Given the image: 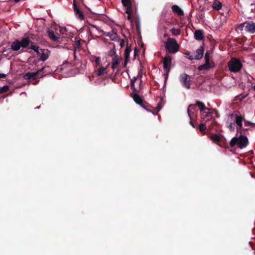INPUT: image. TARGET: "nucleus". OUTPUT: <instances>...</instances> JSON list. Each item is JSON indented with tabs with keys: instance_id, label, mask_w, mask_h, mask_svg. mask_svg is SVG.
Wrapping results in <instances>:
<instances>
[{
	"instance_id": "obj_1",
	"label": "nucleus",
	"mask_w": 255,
	"mask_h": 255,
	"mask_svg": "<svg viewBox=\"0 0 255 255\" xmlns=\"http://www.w3.org/2000/svg\"><path fill=\"white\" fill-rule=\"evenodd\" d=\"M230 146L233 147L237 145L240 149L246 147L249 144V140L247 137L240 134L239 137H234L230 142Z\"/></svg>"
},
{
	"instance_id": "obj_2",
	"label": "nucleus",
	"mask_w": 255,
	"mask_h": 255,
	"mask_svg": "<svg viewBox=\"0 0 255 255\" xmlns=\"http://www.w3.org/2000/svg\"><path fill=\"white\" fill-rule=\"evenodd\" d=\"M229 70L234 73L240 72L243 67L242 60L236 57H232L228 63Z\"/></svg>"
},
{
	"instance_id": "obj_3",
	"label": "nucleus",
	"mask_w": 255,
	"mask_h": 255,
	"mask_svg": "<svg viewBox=\"0 0 255 255\" xmlns=\"http://www.w3.org/2000/svg\"><path fill=\"white\" fill-rule=\"evenodd\" d=\"M166 50L171 54H174L178 51L180 45L176 40L173 38H168L165 44Z\"/></svg>"
},
{
	"instance_id": "obj_4",
	"label": "nucleus",
	"mask_w": 255,
	"mask_h": 255,
	"mask_svg": "<svg viewBox=\"0 0 255 255\" xmlns=\"http://www.w3.org/2000/svg\"><path fill=\"white\" fill-rule=\"evenodd\" d=\"M210 139L215 143L217 144L221 147L225 148H229V146L227 143L226 139L224 136L220 134H211L210 135Z\"/></svg>"
},
{
	"instance_id": "obj_5",
	"label": "nucleus",
	"mask_w": 255,
	"mask_h": 255,
	"mask_svg": "<svg viewBox=\"0 0 255 255\" xmlns=\"http://www.w3.org/2000/svg\"><path fill=\"white\" fill-rule=\"evenodd\" d=\"M135 3L134 0H122L123 5L126 7V13L128 14V19L131 20V16L133 13L132 3ZM135 5V4H134Z\"/></svg>"
},
{
	"instance_id": "obj_6",
	"label": "nucleus",
	"mask_w": 255,
	"mask_h": 255,
	"mask_svg": "<svg viewBox=\"0 0 255 255\" xmlns=\"http://www.w3.org/2000/svg\"><path fill=\"white\" fill-rule=\"evenodd\" d=\"M195 88L200 90H210L211 88L210 81H196Z\"/></svg>"
},
{
	"instance_id": "obj_7",
	"label": "nucleus",
	"mask_w": 255,
	"mask_h": 255,
	"mask_svg": "<svg viewBox=\"0 0 255 255\" xmlns=\"http://www.w3.org/2000/svg\"><path fill=\"white\" fill-rule=\"evenodd\" d=\"M231 116L235 118V122L237 124V132H240V130L243 129V122L246 120L245 116L237 114H231Z\"/></svg>"
},
{
	"instance_id": "obj_8",
	"label": "nucleus",
	"mask_w": 255,
	"mask_h": 255,
	"mask_svg": "<svg viewBox=\"0 0 255 255\" xmlns=\"http://www.w3.org/2000/svg\"><path fill=\"white\" fill-rule=\"evenodd\" d=\"M91 25L92 27L96 28L97 30L102 32L103 35L110 37L112 40L118 41L120 40L117 33L115 32L113 30L107 32L104 31L103 30H100L99 27L96 26L95 25L91 24Z\"/></svg>"
},
{
	"instance_id": "obj_9",
	"label": "nucleus",
	"mask_w": 255,
	"mask_h": 255,
	"mask_svg": "<svg viewBox=\"0 0 255 255\" xmlns=\"http://www.w3.org/2000/svg\"><path fill=\"white\" fill-rule=\"evenodd\" d=\"M163 98L160 97V102H159L157 104V107L156 109H152V108L147 105H145V108H143L146 111L151 112L153 114L156 115L157 114L158 112L161 109L162 105V102L163 101Z\"/></svg>"
},
{
	"instance_id": "obj_10",
	"label": "nucleus",
	"mask_w": 255,
	"mask_h": 255,
	"mask_svg": "<svg viewBox=\"0 0 255 255\" xmlns=\"http://www.w3.org/2000/svg\"><path fill=\"white\" fill-rule=\"evenodd\" d=\"M205 63L200 65L198 69L200 70H207L211 67L210 63V55L208 52H206L205 55Z\"/></svg>"
},
{
	"instance_id": "obj_11",
	"label": "nucleus",
	"mask_w": 255,
	"mask_h": 255,
	"mask_svg": "<svg viewBox=\"0 0 255 255\" xmlns=\"http://www.w3.org/2000/svg\"><path fill=\"white\" fill-rule=\"evenodd\" d=\"M163 68L165 71L168 72L171 68V57L169 55L166 56L163 61Z\"/></svg>"
},
{
	"instance_id": "obj_12",
	"label": "nucleus",
	"mask_w": 255,
	"mask_h": 255,
	"mask_svg": "<svg viewBox=\"0 0 255 255\" xmlns=\"http://www.w3.org/2000/svg\"><path fill=\"white\" fill-rule=\"evenodd\" d=\"M246 31L250 33H255V22L253 21H246Z\"/></svg>"
},
{
	"instance_id": "obj_13",
	"label": "nucleus",
	"mask_w": 255,
	"mask_h": 255,
	"mask_svg": "<svg viewBox=\"0 0 255 255\" xmlns=\"http://www.w3.org/2000/svg\"><path fill=\"white\" fill-rule=\"evenodd\" d=\"M110 65V63H108L106 67H104L101 65L98 66L99 68L97 69V70H95L94 72V75L101 76L107 73V68Z\"/></svg>"
},
{
	"instance_id": "obj_14",
	"label": "nucleus",
	"mask_w": 255,
	"mask_h": 255,
	"mask_svg": "<svg viewBox=\"0 0 255 255\" xmlns=\"http://www.w3.org/2000/svg\"><path fill=\"white\" fill-rule=\"evenodd\" d=\"M40 53L39 55H37L39 56V60L42 61H44L48 59L49 55V51L47 49H40Z\"/></svg>"
},
{
	"instance_id": "obj_15",
	"label": "nucleus",
	"mask_w": 255,
	"mask_h": 255,
	"mask_svg": "<svg viewBox=\"0 0 255 255\" xmlns=\"http://www.w3.org/2000/svg\"><path fill=\"white\" fill-rule=\"evenodd\" d=\"M73 8L74 10V12L75 14L78 18L81 20L84 19V15L82 12L80 10L79 7H78L77 4L76 3L75 0H74L73 2Z\"/></svg>"
},
{
	"instance_id": "obj_16",
	"label": "nucleus",
	"mask_w": 255,
	"mask_h": 255,
	"mask_svg": "<svg viewBox=\"0 0 255 255\" xmlns=\"http://www.w3.org/2000/svg\"><path fill=\"white\" fill-rule=\"evenodd\" d=\"M132 98L136 104L139 105L142 108H145V105H146L147 103L143 101L142 99L140 96H139L137 94H134Z\"/></svg>"
},
{
	"instance_id": "obj_17",
	"label": "nucleus",
	"mask_w": 255,
	"mask_h": 255,
	"mask_svg": "<svg viewBox=\"0 0 255 255\" xmlns=\"http://www.w3.org/2000/svg\"><path fill=\"white\" fill-rule=\"evenodd\" d=\"M142 81H130V87L134 92H138L140 90V84Z\"/></svg>"
},
{
	"instance_id": "obj_18",
	"label": "nucleus",
	"mask_w": 255,
	"mask_h": 255,
	"mask_svg": "<svg viewBox=\"0 0 255 255\" xmlns=\"http://www.w3.org/2000/svg\"><path fill=\"white\" fill-rule=\"evenodd\" d=\"M122 60V58L118 55H115L113 58L112 61V68L114 70L117 68L119 65L120 62Z\"/></svg>"
},
{
	"instance_id": "obj_19",
	"label": "nucleus",
	"mask_w": 255,
	"mask_h": 255,
	"mask_svg": "<svg viewBox=\"0 0 255 255\" xmlns=\"http://www.w3.org/2000/svg\"><path fill=\"white\" fill-rule=\"evenodd\" d=\"M20 44V40L15 39L14 41L12 42L10 44V49L14 51H17L20 50L21 48Z\"/></svg>"
},
{
	"instance_id": "obj_20",
	"label": "nucleus",
	"mask_w": 255,
	"mask_h": 255,
	"mask_svg": "<svg viewBox=\"0 0 255 255\" xmlns=\"http://www.w3.org/2000/svg\"><path fill=\"white\" fill-rule=\"evenodd\" d=\"M171 9L172 11L178 16H181L184 15L183 10L178 5H173L172 6Z\"/></svg>"
},
{
	"instance_id": "obj_21",
	"label": "nucleus",
	"mask_w": 255,
	"mask_h": 255,
	"mask_svg": "<svg viewBox=\"0 0 255 255\" xmlns=\"http://www.w3.org/2000/svg\"><path fill=\"white\" fill-rule=\"evenodd\" d=\"M196 81H182V85L189 89L191 88H195Z\"/></svg>"
},
{
	"instance_id": "obj_22",
	"label": "nucleus",
	"mask_w": 255,
	"mask_h": 255,
	"mask_svg": "<svg viewBox=\"0 0 255 255\" xmlns=\"http://www.w3.org/2000/svg\"><path fill=\"white\" fill-rule=\"evenodd\" d=\"M31 43V40H30V38L29 37H25L21 39L20 41V44L21 47L23 48H28Z\"/></svg>"
},
{
	"instance_id": "obj_23",
	"label": "nucleus",
	"mask_w": 255,
	"mask_h": 255,
	"mask_svg": "<svg viewBox=\"0 0 255 255\" xmlns=\"http://www.w3.org/2000/svg\"><path fill=\"white\" fill-rule=\"evenodd\" d=\"M194 38L197 40H202L204 38L203 31L201 29L197 30L194 32Z\"/></svg>"
},
{
	"instance_id": "obj_24",
	"label": "nucleus",
	"mask_w": 255,
	"mask_h": 255,
	"mask_svg": "<svg viewBox=\"0 0 255 255\" xmlns=\"http://www.w3.org/2000/svg\"><path fill=\"white\" fill-rule=\"evenodd\" d=\"M43 69H41L37 72H28L23 76V78L25 80H30L31 79H32V80H35L36 76Z\"/></svg>"
},
{
	"instance_id": "obj_25",
	"label": "nucleus",
	"mask_w": 255,
	"mask_h": 255,
	"mask_svg": "<svg viewBox=\"0 0 255 255\" xmlns=\"http://www.w3.org/2000/svg\"><path fill=\"white\" fill-rule=\"evenodd\" d=\"M204 47L201 46L196 51V54L194 56V58L196 60H200L202 58L204 54Z\"/></svg>"
},
{
	"instance_id": "obj_26",
	"label": "nucleus",
	"mask_w": 255,
	"mask_h": 255,
	"mask_svg": "<svg viewBox=\"0 0 255 255\" xmlns=\"http://www.w3.org/2000/svg\"><path fill=\"white\" fill-rule=\"evenodd\" d=\"M201 117L202 119H206V121H209L212 119V112H205V111H204L203 112L201 113Z\"/></svg>"
},
{
	"instance_id": "obj_27",
	"label": "nucleus",
	"mask_w": 255,
	"mask_h": 255,
	"mask_svg": "<svg viewBox=\"0 0 255 255\" xmlns=\"http://www.w3.org/2000/svg\"><path fill=\"white\" fill-rule=\"evenodd\" d=\"M47 32L48 35L50 39L55 42L59 41L60 37L59 36H56L54 34V32L53 30H48Z\"/></svg>"
},
{
	"instance_id": "obj_28",
	"label": "nucleus",
	"mask_w": 255,
	"mask_h": 255,
	"mask_svg": "<svg viewBox=\"0 0 255 255\" xmlns=\"http://www.w3.org/2000/svg\"><path fill=\"white\" fill-rule=\"evenodd\" d=\"M130 51H131V48L129 47H128V44H127L126 48L125 50V53H124L125 58V66L126 65L127 63L128 62V61L129 60V53H130Z\"/></svg>"
},
{
	"instance_id": "obj_29",
	"label": "nucleus",
	"mask_w": 255,
	"mask_h": 255,
	"mask_svg": "<svg viewBox=\"0 0 255 255\" xmlns=\"http://www.w3.org/2000/svg\"><path fill=\"white\" fill-rule=\"evenodd\" d=\"M196 105L200 109L201 113H202V112H203L204 111H205L206 110H207L208 111H210L211 110V109L205 107L204 103L200 101H196Z\"/></svg>"
},
{
	"instance_id": "obj_30",
	"label": "nucleus",
	"mask_w": 255,
	"mask_h": 255,
	"mask_svg": "<svg viewBox=\"0 0 255 255\" xmlns=\"http://www.w3.org/2000/svg\"><path fill=\"white\" fill-rule=\"evenodd\" d=\"M222 6V4L218 0H215L212 4V7L217 10H220Z\"/></svg>"
},
{
	"instance_id": "obj_31",
	"label": "nucleus",
	"mask_w": 255,
	"mask_h": 255,
	"mask_svg": "<svg viewBox=\"0 0 255 255\" xmlns=\"http://www.w3.org/2000/svg\"><path fill=\"white\" fill-rule=\"evenodd\" d=\"M187 112L191 121H193L196 119L197 115L195 113V111H187Z\"/></svg>"
},
{
	"instance_id": "obj_32",
	"label": "nucleus",
	"mask_w": 255,
	"mask_h": 255,
	"mask_svg": "<svg viewBox=\"0 0 255 255\" xmlns=\"http://www.w3.org/2000/svg\"><path fill=\"white\" fill-rule=\"evenodd\" d=\"M170 32L173 35L177 36L180 34L181 30L178 28H172L170 29Z\"/></svg>"
},
{
	"instance_id": "obj_33",
	"label": "nucleus",
	"mask_w": 255,
	"mask_h": 255,
	"mask_svg": "<svg viewBox=\"0 0 255 255\" xmlns=\"http://www.w3.org/2000/svg\"><path fill=\"white\" fill-rule=\"evenodd\" d=\"M9 90V87L7 85H5L2 87H0V94L7 92Z\"/></svg>"
},
{
	"instance_id": "obj_34",
	"label": "nucleus",
	"mask_w": 255,
	"mask_h": 255,
	"mask_svg": "<svg viewBox=\"0 0 255 255\" xmlns=\"http://www.w3.org/2000/svg\"><path fill=\"white\" fill-rule=\"evenodd\" d=\"M244 125L246 127L250 126L251 127H255V123L247 120H245Z\"/></svg>"
},
{
	"instance_id": "obj_35",
	"label": "nucleus",
	"mask_w": 255,
	"mask_h": 255,
	"mask_svg": "<svg viewBox=\"0 0 255 255\" xmlns=\"http://www.w3.org/2000/svg\"><path fill=\"white\" fill-rule=\"evenodd\" d=\"M30 49L33 50L35 52L37 53V55H39L40 53V49L39 50V47L35 45L34 46L30 47Z\"/></svg>"
},
{
	"instance_id": "obj_36",
	"label": "nucleus",
	"mask_w": 255,
	"mask_h": 255,
	"mask_svg": "<svg viewBox=\"0 0 255 255\" xmlns=\"http://www.w3.org/2000/svg\"><path fill=\"white\" fill-rule=\"evenodd\" d=\"M81 47L80 40H77L74 44V47L75 49H79Z\"/></svg>"
},
{
	"instance_id": "obj_37",
	"label": "nucleus",
	"mask_w": 255,
	"mask_h": 255,
	"mask_svg": "<svg viewBox=\"0 0 255 255\" xmlns=\"http://www.w3.org/2000/svg\"><path fill=\"white\" fill-rule=\"evenodd\" d=\"M245 28V30H246V24L245 22L244 23H242L240 24H239L237 27V29L240 30L241 31H242L243 30V28Z\"/></svg>"
},
{
	"instance_id": "obj_38",
	"label": "nucleus",
	"mask_w": 255,
	"mask_h": 255,
	"mask_svg": "<svg viewBox=\"0 0 255 255\" xmlns=\"http://www.w3.org/2000/svg\"><path fill=\"white\" fill-rule=\"evenodd\" d=\"M196 106V105H190L187 109V111H195Z\"/></svg>"
},
{
	"instance_id": "obj_39",
	"label": "nucleus",
	"mask_w": 255,
	"mask_h": 255,
	"mask_svg": "<svg viewBox=\"0 0 255 255\" xmlns=\"http://www.w3.org/2000/svg\"><path fill=\"white\" fill-rule=\"evenodd\" d=\"M250 77L252 78V76L250 75H249L245 71H244V73L242 74V78H246L248 80H250ZM253 79L255 80L253 78Z\"/></svg>"
},
{
	"instance_id": "obj_40",
	"label": "nucleus",
	"mask_w": 255,
	"mask_h": 255,
	"mask_svg": "<svg viewBox=\"0 0 255 255\" xmlns=\"http://www.w3.org/2000/svg\"><path fill=\"white\" fill-rule=\"evenodd\" d=\"M206 125L205 124H201L199 125V129L201 131L203 132L206 129Z\"/></svg>"
},
{
	"instance_id": "obj_41",
	"label": "nucleus",
	"mask_w": 255,
	"mask_h": 255,
	"mask_svg": "<svg viewBox=\"0 0 255 255\" xmlns=\"http://www.w3.org/2000/svg\"><path fill=\"white\" fill-rule=\"evenodd\" d=\"M235 124L234 123H231L228 126V128H229V129L231 131H234L235 129Z\"/></svg>"
},
{
	"instance_id": "obj_42",
	"label": "nucleus",
	"mask_w": 255,
	"mask_h": 255,
	"mask_svg": "<svg viewBox=\"0 0 255 255\" xmlns=\"http://www.w3.org/2000/svg\"><path fill=\"white\" fill-rule=\"evenodd\" d=\"M188 77H189V75L185 73L182 74L180 75L181 80H187Z\"/></svg>"
},
{
	"instance_id": "obj_43",
	"label": "nucleus",
	"mask_w": 255,
	"mask_h": 255,
	"mask_svg": "<svg viewBox=\"0 0 255 255\" xmlns=\"http://www.w3.org/2000/svg\"><path fill=\"white\" fill-rule=\"evenodd\" d=\"M95 63H96V66L97 68H98V66H100V58L99 57H96L95 58Z\"/></svg>"
},
{
	"instance_id": "obj_44",
	"label": "nucleus",
	"mask_w": 255,
	"mask_h": 255,
	"mask_svg": "<svg viewBox=\"0 0 255 255\" xmlns=\"http://www.w3.org/2000/svg\"><path fill=\"white\" fill-rule=\"evenodd\" d=\"M185 55H186V58L190 60H193L195 59L194 56L193 55H190V53L189 52H187L185 53Z\"/></svg>"
},
{
	"instance_id": "obj_45",
	"label": "nucleus",
	"mask_w": 255,
	"mask_h": 255,
	"mask_svg": "<svg viewBox=\"0 0 255 255\" xmlns=\"http://www.w3.org/2000/svg\"><path fill=\"white\" fill-rule=\"evenodd\" d=\"M249 129V128H245L243 127V129H241L240 132H237V133H239L240 134L243 135V134H245L246 132Z\"/></svg>"
},
{
	"instance_id": "obj_46",
	"label": "nucleus",
	"mask_w": 255,
	"mask_h": 255,
	"mask_svg": "<svg viewBox=\"0 0 255 255\" xmlns=\"http://www.w3.org/2000/svg\"><path fill=\"white\" fill-rule=\"evenodd\" d=\"M136 30L138 31V32L139 33H140V23H139V21H137L136 22Z\"/></svg>"
},
{
	"instance_id": "obj_47",
	"label": "nucleus",
	"mask_w": 255,
	"mask_h": 255,
	"mask_svg": "<svg viewBox=\"0 0 255 255\" xmlns=\"http://www.w3.org/2000/svg\"><path fill=\"white\" fill-rule=\"evenodd\" d=\"M109 55L110 56H115V55H117L116 54L115 50L114 49H113V50H111L109 52Z\"/></svg>"
},
{
	"instance_id": "obj_48",
	"label": "nucleus",
	"mask_w": 255,
	"mask_h": 255,
	"mask_svg": "<svg viewBox=\"0 0 255 255\" xmlns=\"http://www.w3.org/2000/svg\"><path fill=\"white\" fill-rule=\"evenodd\" d=\"M190 124L193 128H195L196 127L197 123H194L193 121L190 120Z\"/></svg>"
},
{
	"instance_id": "obj_49",
	"label": "nucleus",
	"mask_w": 255,
	"mask_h": 255,
	"mask_svg": "<svg viewBox=\"0 0 255 255\" xmlns=\"http://www.w3.org/2000/svg\"><path fill=\"white\" fill-rule=\"evenodd\" d=\"M125 41L123 39L120 40V46L123 47L125 46Z\"/></svg>"
},
{
	"instance_id": "obj_50",
	"label": "nucleus",
	"mask_w": 255,
	"mask_h": 255,
	"mask_svg": "<svg viewBox=\"0 0 255 255\" xmlns=\"http://www.w3.org/2000/svg\"><path fill=\"white\" fill-rule=\"evenodd\" d=\"M6 77V75L5 74H1L0 73V79L1 78H5Z\"/></svg>"
},
{
	"instance_id": "obj_51",
	"label": "nucleus",
	"mask_w": 255,
	"mask_h": 255,
	"mask_svg": "<svg viewBox=\"0 0 255 255\" xmlns=\"http://www.w3.org/2000/svg\"><path fill=\"white\" fill-rule=\"evenodd\" d=\"M39 81H38V80H36V81H34V82L32 83L33 85H36L38 83V82Z\"/></svg>"
},
{
	"instance_id": "obj_52",
	"label": "nucleus",
	"mask_w": 255,
	"mask_h": 255,
	"mask_svg": "<svg viewBox=\"0 0 255 255\" xmlns=\"http://www.w3.org/2000/svg\"><path fill=\"white\" fill-rule=\"evenodd\" d=\"M29 45H30V47L34 46H35V45L34 44V42H31V43H30Z\"/></svg>"
},
{
	"instance_id": "obj_53",
	"label": "nucleus",
	"mask_w": 255,
	"mask_h": 255,
	"mask_svg": "<svg viewBox=\"0 0 255 255\" xmlns=\"http://www.w3.org/2000/svg\"><path fill=\"white\" fill-rule=\"evenodd\" d=\"M20 0H13V1H14L15 2H16V3H17V2H19Z\"/></svg>"
},
{
	"instance_id": "obj_54",
	"label": "nucleus",
	"mask_w": 255,
	"mask_h": 255,
	"mask_svg": "<svg viewBox=\"0 0 255 255\" xmlns=\"http://www.w3.org/2000/svg\"><path fill=\"white\" fill-rule=\"evenodd\" d=\"M166 80H164V82H163L164 86L166 85Z\"/></svg>"
},
{
	"instance_id": "obj_55",
	"label": "nucleus",
	"mask_w": 255,
	"mask_h": 255,
	"mask_svg": "<svg viewBox=\"0 0 255 255\" xmlns=\"http://www.w3.org/2000/svg\"><path fill=\"white\" fill-rule=\"evenodd\" d=\"M27 82V84H30V83H31V82L32 81H26Z\"/></svg>"
},
{
	"instance_id": "obj_56",
	"label": "nucleus",
	"mask_w": 255,
	"mask_h": 255,
	"mask_svg": "<svg viewBox=\"0 0 255 255\" xmlns=\"http://www.w3.org/2000/svg\"><path fill=\"white\" fill-rule=\"evenodd\" d=\"M209 128H213V126L211 125L209 127Z\"/></svg>"
},
{
	"instance_id": "obj_57",
	"label": "nucleus",
	"mask_w": 255,
	"mask_h": 255,
	"mask_svg": "<svg viewBox=\"0 0 255 255\" xmlns=\"http://www.w3.org/2000/svg\"><path fill=\"white\" fill-rule=\"evenodd\" d=\"M216 113L217 116H219V114L217 111H216Z\"/></svg>"
},
{
	"instance_id": "obj_58",
	"label": "nucleus",
	"mask_w": 255,
	"mask_h": 255,
	"mask_svg": "<svg viewBox=\"0 0 255 255\" xmlns=\"http://www.w3.org/2000/svg\"><path fill=\"white\" fill-rule=\"evenodd\" d=\"M21 87V86H16V88H20Z\"/></svg>"
},
{
	"instance_id": "obj_59",
	"label": "nucleus",
	"mask_w": 255,
	"mask_h": 255,
	"mask_svg": "<svg viewBox=\"0 0 255 255\" xmlns=\"http://www.w3.org/2000/svg\"><path fill=\"white\" fill-rule=\"evenodd\" d=\"M136 49H137V48H135V49H134V53H135V52H136Z\"/></svg>"
},
{
	"instance_id": "obj_60",
	"label": "nucleus",
	"mask_w": 255,
	"mask_h": 255,
	"mask_svg": "<svg viewBox=\"0 0 255 255\" xmlns=\"http://www.w3.org/2000/svg\"><path fill=\"white\" fill-rule=\"evenodd\" d=\"M167 78V75L165 77V80H166Z\"/></svg>"
},
{
	"instance_id": "obj_61",
	"label": "nucleus",
	"mask_w": 255,
	"mask_h": 255,
	"mask_svg": "<svg viewBox=\"0 0 255 255\" xmlns=\"http://www.w3.org/2000/svg\"><path fill=\"white\" fill-rule=\"evenodd\" d=\"M254 90L255 91V86H254Z\"/></svg>"
},
{
	"instance_id": "obj_62",
	"label": "nucleus",
	"mask_w": 255,
	"mask_h": 255,
	"mask_svg": "<svg viewBox=\"0 0 255 255\" xmlns=\"http://www.w3.org/2000/svg\"><path fill=\"white\" fill-rule=\"evenodd\" d=\"M74 56L75 57V51L74 52Z\"/></svg>"
},
{
	"instance_id": "obj_63",
	"label": "nucleus",
	"mask_w": 255,
	"mask_h": 255,
	"mask_svg": "<svg viewBox=\"0 0 255 255\" xmlns=\"http://www.w3.org/2000/svg\"><path fill=\"white\" fill-rule=\"evenodd\" d=\"M133 80H136V79L134 77Z\"/></svg>"
},
{
	"instance_id": "obj_64",
	"label": "nucleus",
	"mask_w": 255,
	"mask_h": 255,
	"mask_svg": "<svg viewBox=\"0 0 255 255\" xmlns=\"http://www.w3.org/2000/svg\"><path fill=\"white\" fill-rule=\"evenodd\" d=\"M213 122H214V123H215V119H214Z\"/></svg>"
}]
</instances>
